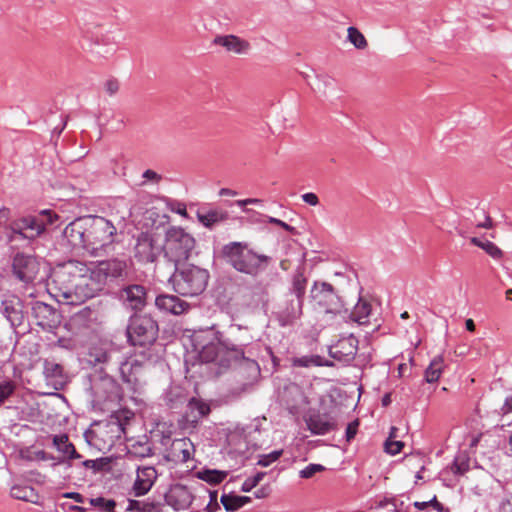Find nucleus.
Here are the masks:
<instances>
[{"label":"nucleus","mask_w":512,"mask_h":512,"mask_svg":"<svg viewBox=\"0 0 512 512\" xmlns=\"http://www.w3.org/2000/svg\"><path fill=\"white\" fill-rule=\"evenodd\" d=\"M208 333L213 335L211 340H198L197 337L193 344L202 362L215 363L219 374L240 361H245L248 367L259 372L258 363L245 356V348L252 341L247 327L232 324L224 331H215L212 326Z\"/></svg>","instance_id":"1"},{"label":"nucleus","mask_w":512,"mask_h":512,"mask_svg":"<svg viewBox=\"0 0 512 512\" xmlns=\"http://www.w3.org/2000/svg\"><path fill=\"white\" fill-rule=\"evenodd\" d=\"M52 280L60 285L59 290L67 299L74 294L82 299L93 298L105 288L92 278L90 268L77 260L68 261L55 271Z\"/></svg>","instance_id":"2"},{"label":"nucleus","mask_w":512,"mask_h":512,"mask_svg":"<svg viewBox=\"0 0 512 512\" xmlns=\"http://www.w3.org/2000/svg\"><path fill=\"white\" fill-rule=\"evenodd\" d=\"M59 219V215L51 209L14 218L4 227L6 241L13 246L26 247L40 237L49 226H56Z\"/></svg>","instance_id":"3"},{"label":"nucleus","mask_w":512,"mask_h":512,"mask_svg":"<svg viewBox=\"0 0 512 512\" xmlns=\"http://www.w3.org/2000/svg\"><path fill=\"white\" fill-rule=\"evenodd\" d=\"M221 256L237 272L253 278L264 273L272 262L271 256L258 253L247 242L241 241L223 245Z\"/></svg>","instance_id":"4"},{"label":"nucleus","mask_w":512,"mask_h":512,"mask_svg":"<svg viewBox=\"0 0 512 512\" xmlns=\"http://www.w3.org/2000/svg\"><path fill=\"white\" fill-rule=\"evenodd\" d=\"M84 386L88 402L93 411H112L121 398L119 384L112 376L102 370L95 371L87 376Z\"/></svg>","instance_id":"5"},{"label":"nucleus","mask_w":512,"mask_h":512,"mask_svg":"<svg viewBox=\"0 0 512 512\" xmlns=\"http://www.w3.org/2000/svg\"><path fill=\"white\" fill-rule=\"evenodd\" d=\"M307 285L308 277L305 275V267L298 266L291 275L285 299L276 311V319L281 327L293 325L301 318Z\"/></svg>","instance_id":"6"},{"label":"nucleus","mask_w":512,"mask_h":512,"mask_svg":"<svg viewBox=\"0 0 512 512\" xmlns=\"http://www.w3.org/2000/svg\"><path fill=\"white\" fill-rule=\"evenodd\" d=\"M209 278L207 269L184 263L174 266V272L168 281L179 295L193 297L205 291Z\"/></svg>","instance_id":"7"},{"label":"nucleus","mask_w":512,"mask_h":512,"mask_svg":"<svg viewBox=\"0 0 512 512\" xmlns=\"http://www.w3.org/2000/svg\"><path fill=\"white\" fill-rule=\"evenodd\" d=\"M85 229L88 231V255L101 257L107 254L117 233L114 224L102 216L86 215Z\"/></svg>","instance_id":"8"},{"label":"nucleus","mask_w":512,"mask_h":512,"mask_svg":"<svg viewBox=\"0 0 512 512\" xmlns=\"http://www.w3.org/2000/svg\"><path fill=\"white\" fill-rule=\"evenodd\" d=\"M310 297L314 302L315 310L322 314L327 321L341 319L342 315H347L342 298L328 282L314 281L310 290Z\"/></svg>","instance_id":"9"},{"label":"nucleus","mask_w":512,"mask_h":512,"mask_svg":"<svg viewBox=\"0 0 512 512\" xmlns=\"http://www.w3.org/2000/svg\"><path fill=\"white\" fill-rule=\"evenodd\" d=\"M151 357L150 349H143L129 355L119 353L113 367L117 368L121 380L131 391L137 392L141 388L143 372Z\"/></svg>","instance_id":"10"},{"label":"nucleus","mask_w":512,"mask_h":512,"mask_svg":"<svg viewBox=\"0 0 512 512\" xmlns=\"http://www.w3.org/2000/svg\"><path fill=\"white\" fill-rule=\"evenodd\" d=\"M195 238L182 227L170 226L165 231V242L162 246L164 257L174 266L185 262L195 249Z\"/></svg>","instance_id":"11"},{"label":"nucleus","mask_w":512,"mask_h":512,"mask_svg":"<svg viewBox=\"0 0 512 512\" xmlns=\"http://www.w3.org/2000/svg\"><path fill=\"white\" fill-rule=\"evenodd\" d=\"M159 332L158 323L150 315L134 314L129 318L126 328L128 341L132 346L149 349L157 339Z\"/></svg>","instance_id":"12"},{"label":"nucleus","mask_w":512,"mask_h":512,"mask_svg":"<svg viewBox=\"0 0 512 512\" xmlns=\"http://www.w3.org/2000/svg\"><path fill=\"white\" fill-rule=\"evenodd\" d=\"M92 278L104 287L117 280H124L128 274V261L125 258H110L98 261L90 268Z\"/></svg>","instance_id":"13"},{"label":"nucleus","mask_w":512,"mask_h":512,"mask_svg":"<svg viewBox=\"0 0 512 512\" xmlns=\"http://www.w3.org/2000/svg\"><path fill=\"white\" fill-rule=\"evenodd\" d=\"M39 273V262L33 255L17 253L12 260V274L23 285L32 284Z\"/></svg>","instance_id":"14"},{"label":"nucleus","mask_w":512,"mask_h":512,"mask_svg":"<svg viewBox=\"0 0 512 512\" xmlns=\"http://www.w3.org/2000/svg\"><path fill=\"white\" fill-rule=\"evenodd\" d=\"M0 314L13 329L20 327L25 320L24 302L14 294H3L0 299Z\"/></svg>","instance_id":"15"},{"label":"nucleus","mask_w":512,"mask_h":512,"mask_svg":"<svg viewBox=\"0 0 512 512\" xmlns=\"http://www.w3.org/2000/svg\"><path fill=\"white\" fill-rule=\"evenodd\" d=\"M163 251L162 246L156 244L153 236L147 232L140 233L134 246V258L141 264L153 263Z\"/></svg>","instance_id":"16"},{"label":"nucleus","mask_w":512,"mask_h":512,"mask_svg":"<svg viewBox=\"0 0 512 512\" xmlns=\"http://www.w3.org/2000/svg\"><path fill=\"white\" fill-rule=\"evenodd\" d=\"M32 317L35 319L37 326L44 331L51 332L60 324V314L52 306L42 301H35L31 307Z\"/></svg>","instance_id":"17"},{"label":"nucleus","mask_w":512,"mask_h":512,"mask_svg":"<svg viewBox=\"0 0 512 512\" xmlns=\"http://www.w3.org/2000/svg\"><path fill=\"white\" fill-rule=\"evenodd\" d=\"M358 343V339L353 334L342 337L336 344L329 347V356L344 365H348L355 359L358 351Z\"/></svg>","instance_id":"18"},{"label":"nucleus","mask_w":512,"mask_h":512,"mask_svg":"<svg viewBox=\"0 0 512 512\" xmlns=\"http://www.w3.org/2000/svg\"><path fill=\"white\" fill-rule=\"evenodd\" d=\"M120 299L125 307L140 311L147 304V289L140 284L127 285L121 289Z\"/></svg>","instance_id":"19"},{"label":"nucleus","mask_w":512,"mask_h":512,"mask_svg":"<svg viewBox=\"0 0 512 512\" xmlns=\"http://www.w3.org/2000/svg\"><path fill=\"white\" fill-rule=\"evenodd\" d=\"M193 496L189 489L182 484L172 485L164 493V502L175 511H182L192 504Z\"/></svg>","instance_id":"20"},{"label":"nucleus","mask_w":512,"mask_h":512,"mask_svg":"<svg viewBox=\"0 0 512 512\" xmlns=\"http://www.w3.org/2000/svg\"><path fill=\"white\" fill-rule=\"evenodd\" d=\"M158 473L153 466H142L136 470V478L132 486V493L136 497L146 495L157 480Z\"/></svg>","instance_id":"21"},{"label":"nucleus","mask_w":512,"mask_h":512,"mask_svg":"<svg viewBox=\"0 0 512 512\" xmlns=\"http://www.w3.org/2000/svg\"><path fill=\"white\" fill-rule=\"evenodd\" d=\"M156 308L164 313L171 315H181L190 308L188 302L180 299L176 295L160 294L155 298Z\"/></svg>","instance_id":"22"},{"label":"nucleus","mask_w":512,"mask_h":512,"mask_svg":"<svg viewBox=\"0 0 512 512\" xmlns=\"http://www.w3.org/2000/svg\"><path fill=\"white\" fill-rule=\"evenodd\" d=\"M195 448L187 437L174 439L168 453V459L177 463H187L193 458Z\"/></svg>","instance_id":"23"},{"label":"nucleus","mask_w":512,"mask_h":512,"mask_svg":"<svg viewBox=\"0 0 512 512\" xmlns=\"http://www.w3.org/2000/svg\"><path fill=\"white\" fill-rule=\"evenodd\" d=\"M371 312L372 306L370 302L362 297H359L358 302L355 304L351 311L346 308L347 315H342L341 320L345 322H355L359 325H366L370 322Z\"/></svg>","instance_id":"24"},{"label":"nucleus","mask_w":512,"mask_h":512,"mask_svg":"<svg viewBox=\"0 0 512 512\" xmlns=\"http://www.w3.org/2000/svg\"><path fill=\"white\" fill-rule=\"evenodd\" d=\"M306 424L313 435H326L336 428V422L327 414L310 415Z\"/></svg>","instance_id":"25"},{"label":"nucleus","mask_w":512,"mask_h":512,"mask_svg":"<svg viewBox=\"0 0 512 512\" xmlns=\"http://www.w3.org/2000/svg\"><path fill=\"white\" fill-rule=\"evenodd\" d=\"M85 231V216L78 217L70 222L63 230L62 237L63 240L67 241V244L72 249H79L80 243H82L83 238H80V233Z\"/></svg>","instance_id":"26"},{"label":"nucleus","mask_w":512,"mask_h":512,"mask_svg":"<svg viewBox=\"0 0 512 512\" xmlns=\"http://www.w3.org/2000/svg\"><path fill=\"white\" fill-rule=\"evenodd\" d=\"M213 44L224 47L228 52L246 54L250 44L236 35H218L213 39Z\"/></svg>","instance_id":"27"},{"label":"nucleus","mask_w":512,"mask_h":512,"mask_svg":"<svg viewBox=\"0 0 512 512\" xmlns=\"http://www.w3.org/2000/svg\"><path fill=\"white\" fill-rule=\"evenodd\" d=\"M133 413L128 410L117 411L111 415L110 420L107 423V428L111 433H113V437L117 440H120L122 436H125L126 433V425L132 419Z\"/></svg>","instance_id":"28"},{"label":"nucleus","mask_w":512,"mask_h":512,"mask_svg":"<svg viewBox=\"0 0 512 512\" xmlns=\"http://www.w3.org/2000/svg\"><path fill=\"white\" fill-rule=\"evenodd\" d=\"M163 401L167 408L178 410L188 401L184 390L178 386L169 387L163 394Z\"/></svg>","instance_id":"29"},{"label":"nucleus","mask_w":512,"mask_h":512,"mask_svg":"<svg viewBox=\"0 0 512 512\" xmlns=\"http://www.w3.org/2000/svg\"><path fill=\"white\" fill-rule=\"evenodd\" d=\"M119 353L120 351L114 348L107 349L95 346L90 349L89 356L91 358V362L103 363L113 367L115 361L118 360Z\"/></svg>","instance_id":"30"},{"label":"nucleus","mask_w":512,"mask_h":512,"mask_svg":"<svg viewBox=\"0 0 512 512\" xmlns=\"http://www.w3.org/2000/svg\"><path fill=\"white\" fill-rule=\"evenodd\" d=\"M309 84L315 91L322 93L326 97H329V98L338 97L335 93H333L336 90V82L329 75L316 74L315 81L309 82Z\"/></svg>","instance_id":"31"},{"label":"nucleus","mask_w":512,"mask_h":512,"mask_svg":"<svg viewBox=\"0 0 512 512\" xmlns=\"http://www.w3.org/2000/svg\"><path fill=\"white\" fill-rule=\"evenodd\" d=\"M43 368L44 375L48 381L52 382L54 385H63L65 383L66 377L62 365L53 360H45Z\"/></svg>","instance_id":"32"},{"label":"nucleus","mask_w":512,"mask_h":512,"mask_svg":"<svg viewBox=\"0 0 512 512\" xmlns=\"http://www.w3.org/2000/svg\"><path fill=\"white\" fill-rule=\"evenodd\" d=\"M197 218L203 226L212 229L217 223L225 221L228 218V214L216 209L200 210L197 212Z\"/></svg>","instance_id":"33"},{"label":"nucleus","mask_w":512,"mask_h":512,"mask_svg":"<svg viewBox=\"0 0 512 512\" xmlns=\"http://www.w3.org/2000/svg\"><path fill=\"white\" fill-rule=\"evenodd\" d=\"M128 455L134 458H146L152 456L153 449L149 439L146 436L133 441L128 446Z\"/></svg>","instance_id":"34"},{"label":"nucleus","mask_w":512,"mask_h":512,"mask_svg":"<svg viewBox=\"0 0 512 512\" xmlns=\"http://www.w3.org/2000/svg\"><path fill=\"white\" fill-rule=\"evenodd\" d=\"M53 446L58 452L62 453L63 456L70 455V458H82V455L76 451L75 446L69 441L66 434L54 435Z\"/></svg>","instance_id":"35"},{"label":"nucleus","mask_w":512,"mask_h":512,"mask_svg":"<svg viewBox=\"0 0 512 512\" xmlns=\"http://www.w3.org/2000/svg\"><path fill=\"white\" fill-rule=\"evenodd\" d=\"M10 494L15 499L34 504L37 503L39 499V495L36 490L29 485H14L11 487Z\"/></svg>","instance_id":"36"},{"label":"nucleus","mask_w":512,"mask_h":512,"mask_svg":"<svg viewBox=\"0 0 512 512\" xmlns=\"http://www.w3.org/2000/svg\"><path fill=\"white\" fill-rule=\"evenodd\" d=\"M109 463L110 459L107 457L83 460L80 462L79 478H85L88 469L92 470L93 473H98L104 470Z\"/></svg>","instance_id":"37"},{"label":"nucleus","mask_w":512,"mask_h":512,"mask_svg":"<svg viewBox=\"0 0 512 512\" xmlns=\"http://www.w3.org/2000/svg\"><path fill=\"white\" fill-rule=\"evenodd\" d=\"M302 397L300 387L294 383H291L284 387V391L281 395V402L284 403L288 408H295L298 404V400Z\"/></svg>","instance_id":"38"},{"label":"nucleus","mask_w":512,"mask_h":512,"mask_svg":"<svg viewBox=\"0 0 512 512\" xmlns=\"http://www.w3.org/2000/svg\"><path fill=\"white\" fill-rule=\"evenodd\" d=\"M98 320V311L90 306L83 307L73 316V321L79 325L90 327Z\"/></svg>","instance_id":"39"},{"label":"nucleus","mask_w":512,"mask_h":512,"mask_svg":"<svg viewBox=\"0 0 512 512\" xmlns=\"http://www.w3.org/2000/svg\"><path fill=\"white\" fill-rule=\"evenodd\" d=\"M443 357L438 355L434 357L426 368L424 376L427 383H435L439 380L443 370Z\"/></svg>","instance_id":"40"},{"label":"nucleus","mask_w":512,"mask_h":512,"mask_svg":"<svg viewBox=\"0 0 512 512\" xmlns=\"http://www.w3.org/2000/svg\"><path fill=\"white\" fill-rule=\"evenodd\" d=\"M470 242L473 245L483 249L490 257H492L495 260H500L503 256L502 250L495 243L487 239L472 237L470 239Z\"/></svg>","instance_id":"41"},{"label":"nucleus","mask_w":512,"mask_h":512,"mask_svg":"<svg viewBox=\"0 0 512 512\" xmlns=\"http://www.w3.org/2000/svg\"><path fill=\"white\" fill-rule=\"evenodd\" d=\"M227 475V471L217 469L205 468L197 472L198 479L213 485L221 483L227 477Z\"/></svg>","instance_id":"42"},{"label":"nucleus","mask_w":512,"mask_h":512,"mask_svg":"<svg viewBox=\"0 0 512 512\" xmlns=\"http://www.w3.org/2000/svg\"><path fill=\"white\" fill-rule=\"evenodd\" d=\"M249 502L250 498L248 496H235L229 494H223L221 496V503L225 510L229 512L236 511Z\"/></svg>","instance_id":"43"},{"label":"nucleus","mask_w":512,"mask_h":512,"mask_svg":"<svg viewBox=\"0 0 512 512\" xmlns=\"http://www.w3.org/2000/svg\"><path fill=\"white\" fill-rule=\"evenodd\" d=\"M80 459L81 458H70V455L58 457L57 461L53 462L51 464V467L53 469L62 467L63 468L64 476L69 478V479H73L74 477L69 472V470L75 469V470H77L79 472L80 471V464H76L73 461L74 460H80Z\"/></svg>","instance_id":"44"},{"label":"nucleus","mask_w":512,"mask_h":512,"mask_svg":"<svg viewBox=\"0 0 512 512\" xmlns=\"http://www.w3.org/2000/svg\"><path fill=\"white\" fill-rule=\"evenodd\" d=\"M293 365L296 367H312V366H327L332 367L333 362L331 361H323L322 357L319 355H312V356H302L295 358L293 360Z\"/></svg>","instance_id":"45"},{"label":"nucleus","mask_w":512,"mask_h":512,"mask_svg":"<svg viewBox=\"0 0 512 512\" xmlns=\"http://www.w3.org/2000/svg\"><path fill=\"white\" fill-rule=\"evenodd\" d=\"M17 384L10 378L0 380V405L4 404L11 396L14 395Z\"/></svg>","instance_id":"46"},{"label":"nucleus","mask_w":512,"mask_h":512,"mask_svg":"<svg viewBox=\"0 0 512 512\" xmlns=\"http://www.w3.org/2000/svg\"><path fill=\"white\" fill-rule=\"evenodd\" d=\"M348 35L347 38L354 45L357 49H364L367 47V41L364 37V35L353 26H350L347 30Z\"/></svg>","instance_id":"47"},{"label":"nucleus","mask_w":512,"mask_h":512,"mask_svg":"<svg viewBox=\"0 0 512 512\" xmlns=\"http://www.w3.org/2000/svg\"><path fill=\"white\" fill-rule=\"evenodd\" d=\"M89 503L103 512H114L116 507V502L113 499H106L104 497L90 498Z\"/></svg>","instance_id":"48"},{"label":"nucleus","mask_w":512,"mask_h":512,"mask_svg":"<svg viewBox=\"0 0 512 512\" xmlns=\"http://www.w3.org/2000/svg\"><path fill=\"white\" fill-rule=\"evenodd\" d=\"M266 474V472L259 471L255 475L246 478L242 483L241 491L245 493L250 492L263 480Z\"/></svg>","instance_id":"49"},{"label":"nucleus","mask_w":512,"mask_h":512,"mask_svg":"<svg viewBox=\"0 0 512 512\" xmlns=\"http://www.w3.org/2000/svg\"><path fill=\"white\" fill-rule=\"evenodd\" d=\"M396 430L395 427H392L391 428V432H390V436L389 438L385 441V444H384V450L386 453L390 454V455H396L398 454L401 449L403 448L404 446V443L402 441H398V440H392V436H393V432Z\"/></svg>","instance_id":"50"},{"label":"nucleus","mask_w":512,"mask_h":512,"mask_svg":"<svg viewBox=\"0 0 512 512\" xmlns=\"http://www.w3.org/2000/svg\"><path fill=\"white\" fill-rule=\"evenodd\" d=\"M283 454V450H274L267 454H262L258 456L257 465L262 467H268L273 462L277 461Z\"/></svg>","instance_id":"51"},{"label":"nucleus","mask_w":512,"mask_h":512,"mask_svg":"<svg viewBox=\"0 0 512 512\" xmlns=\"http://www.w3.org/2000/svg\"><path fill=\"white\" fill-rule=\"evenodd\" d=\"M324 470H326V467L322 464L311 463L299 471V477L303 479H309L316 473L322 472Z\"/></svg>","instance_id":"52"},{"label":"nucleus","mask_w":512,"mask_h":512,"mask_svg":"<svg viewBox=\"0 0 512 512\" xmlns=\"http://www.w3.org/2000/svg\"><path fill=\"white\" fill-rule=\"evenodd\" d=\"M189 406L192 410L197 409L200 416H205L210 412V408L207 404H205L201 401L195 400L194 398H192L189 401Z\"/></svg>","instance_id":"53"},{"label":"nucleus","mask_w":512,"mask_h":512,"mask_svg":"<svg viewBox=\"0 0 512 512\" xmlns=\"http://www.w3.org/2000/svg\"><path fill=\"white\" fill-rule=\"evenodd\" d=\"M104 90L109 96L115 95L119 90V82L115 78H109L104 82Z\"/></svg>","instance_id":"54"},{"label":"nucleus","mask_w":512,"mask_h":512,"mask_svg":"<svg viewBox=\"0 0 512 512\" xmlns=\"http://www.w3.org/2000/svg\"><path fill=\"white\" fill-rule=\"evenodd\" d=\"M497 512H512V494L505 495L501 499Z\"/></svg>","instance_id":"55"},{"label":"nucleus","mask_w":512,"mask_h":512,"mask_svg":"<svg viewBox=\"0 0 512 512\" xmlns=\"http://www.w3.org/2000/svg\"><path fill=\"white\" fill-rule=\"evenodd\" d=\"M358 427H359L358 420H354L347 425L346 431H345V436H346L347 441H350L355 437V435L357 434V431H358Z\"/></svg>","instance_id":"56"},{"label":"nucleus","mask_w":512,"mask_h":512,"mask_svg":"<svg viewBox=\"0 0 512 512\" xmlns=\"http://www.w3.org/2000/svg\"><path fill=\"white\" fill-rule=\"evenodd\" d=\"M268 222L271 224L278 225V226L282 227L284 230H286L287 232H290L292 234H296V232H297L295 227L287 224L286 222H284L278 218L269 217Z\"/></svg>","instance_id":"57"},{"label":"nucleus","mask_w":512,"mask_h":512,"mask_svg":"<svg viewBox=\"0 0 512 512\" xmlns=\"http://www.w3.org/2000/svg\"><path fill=\"white\" fill-rule=\"evenodd\" d=\"M162 506L158 502H144L142 505V512H161Z\"/></svg>","instance_id":"58"},{"label":"nucleus","mask_w":512,"mask_h":512,"mask_svg":"<svg viewBox=\"0 0 512 512\" xmlns=\"http://www.w3.org/2000/svg\"><path fill=\"white\" fill-rule=\"evenodd\" d=\"M428 507L432 506L434 510L437 512H450L449 508L445 507L438 500L436 495H434L429 501H427Z\"/></svg>","instance_id":"59"},{"label":"nucleus","mask_w":512,"mask_h":512,"mask_svg":"<svg viewBox=\"0 0 512 512\" xmlns=\"http://www.w3.org/2000/svg\"><path fill=\"white\" fill-rule=\"evenodd\" d=\"M142 177L146 181H151L153 183H158L162 179L161 175H159L157 172H155L151 169L145 170L142 174Z\"/></svg>","instance_id":"60"},{"label":"nucleus","mask_w":512,"mask_h":512,"mask_svg":"<svg viewBox=\"0 0 512 512\" xmlns=\"http://www.w3.org/2000/svg\"><path fill=\"white\" fill-rule=\"evenodd\" d=\"M301 198H302V200H303L305 203H307V204H309V205H311V206H316V205H318V204H319V198H318V196H317L315 193H313V192H307V193H304V194H302V195H301Z\"/></svg>","instance_id":"61"},{"label":"nucleus","mask_w":512,"mask_h":512,"mask_svg":"<svg viewBox=\"0 0 512 512\" xmlns=\"http://www.w3.org/2000/svg\"><path fill=\"white\" fill-rule=\"evenodd\" d=\"M61 507L65 512H86L88 510L86 507L69 503H63L61 504Z\"/></svg>","instance_id":"62"},{"label":"nucleus","mask_w":512,"mask_h":512,"mask_svg":"<svg viewBox=\"0 0 512 512\" xmlns=\"http://www.w3.org/2000/svg\"><path fill=\"white\" fill-rule=\"evenodd\" d=\"M468 467H469L468 464H465V463L459 464L457 462V460H455L453 463V466H452V471L454 474L462 475L468 470Z\"/></svg>","instance_id":"63"},{"label":"nucleus","mask_w":512,"mask_h":512,"mask_svg":"<svg viewBox=\"0 0 512 512\" xmlns=\"http://www.w3.org/2000/svg\"><path fill=\"white\" fill-rule=\"evenodd\" d=\"M64 498H70V499H73L75 502L77 503H84L85 502V497L78 493V492H66V493H63L62 495Z\"/></svg>","instance_id":"64"}]
</instances>
